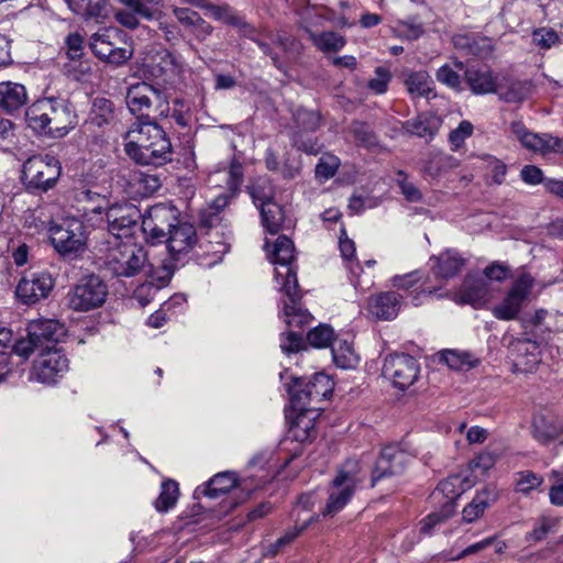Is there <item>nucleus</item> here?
Masks as SVG:
<instances>
[{
    "label": "nucleus",
    "instance_id": "nucleus-1",
    "mask_svg": "<svg viewBox=\"0 0 563 563\" xmlns=\"http://www.w3.org/2000/svg\"><path fill=\"white\" fill-rule=\"evenodd\" d=\"M113 190L95 188L85 189L77 195L79 202H85L82 217L85 221L96 225L103 220L102 211L107 209L106 219L108 223V239H132L139 231L141 212L132 203H111Z\"/></svg>",
    "mask_w": 563,
    "mask_h": 563
},
{
    "label": "nucleus",
    "instance_id": "nucleus-2",
    "mask_svg": "<svg viewBox=\"0 0 563 563\" xmlns=\"http://www.w3.org/2000/svg\"><path fill=\"white\" fill-rule=\"evenodd\" d=\"M334 389L332 378L324 373H314L308 379L292 378L287 390L291 406L299 413L295 419L290 432L298 441H306L313 437V420L318 417V405L329 398Z\"/></svg>",
    "mask_w": 563,
    "mask_h": 563
},
{
    "label": "nucleus",
    "instance_id": "nucleus-3",
    "mask_svg": "<svg viewBox=\"0 0 563 563\" xmlns=\"http://www.w3.org/2000/svg\"><path fill=\"white\" fill-rule=\"evenodd\" d=\"M100 252L108 271L119 277H132L147 265V253L134 239H107Z\"/></svg>",
    "mask_w": 563,
    "mask_h": 563
},
{
    "label": "nucleus",
    "instance_id": "nucleus-4",
    "mask_svg": "<svg viewBox=\"0 0 563 563\" xmlns=\"http://www.w3.org/2000/svg\"><path fill=\"white\" fill-rule=\"evenodd\" d=\"M265 251L268 261L275 266V282L283 294L292 295L297 287V272L292 266L295 261V245L285 236H278L273 243L265 241Z\"/></svg>",
    "mask_w": 563,
    "mask_h": 563
},
{
    "label": "nucleus",
    "instance_id": "nucleus-5",
    "mask_svg": "<svg viewBox=\"0 0 563 563\" xmlns=\"http://www.w3.org/2000/svg\"><path fill=\"white\" fill-rule=\"evenodd\" d=\"M363 479L364 474L360 462L356 460L346 461L332 481L329 498L322 515L324 517H333L341 511L351 500Z\"/></svg>",
    "mask_w": 563,
    "mask_h": 563
},
{
    "label": "nucleus",
    "instance_id": "nucleus-6",
    "mask_svg": "<svg viewBox=\"0 0 563 563\" xmlns=\"http://www.w3.org/2000/svg\"><path fill=\"white\" fill-rule=\"evenodd\" d=\"M65 335L64 324L56 320H33L27 325V339L15 342L12 352H62L56 344Z\"/></svg>",
    "mask_w": 563,
    "mask_h": 563
},
{
    "label": "nucleus",
    "instance_id": "nucleus-7",
    "mask_svg": "<svg viewBox=\"0 0 563 563\" xmlns=\"http://www.w3.org/2000/svg\"><path fill=\"white\" fill-rule=\"evenodd\" d=\"M48 234L53 247L63 256L78 257L86 251L88 232L78 218L69 217L51 224Z\"/></svg>",
    "mask_w": 563,
    "mask_h": 563
},
{
    "label": "nucleus",
    "instance_id": "nucleus-8",
    "mask_svg": "<svg viewBox=\"0 0 563 563\" xmlns=\"http://www.w3.org/2000/svg\"><path fill=\"white\" fill-rule=\"evenodd\" d=\"M292 292V295L284 294L282 319L289 330L280 336L282 352H300L303 349V339L295 329H301L312 320L311 313L301 308L298 302V286Z\"/></svg>",
    "mask_w": 563,
    "mask_h": 563
},
{
    "label": "nucleus",
    "instance_id": "nucleus-9",
    "mask_svg": "<svg viewBox=\"0 0 563 563\" xmlns=\"http://www.w3.org/2000/svg\"><path fill=\"white\" fill-rule=\"evenodd\" d=\"M62 173L59 161L52 155L27 158L22 167V181L26 187L47 191L53 188Z\"/></svg>",
    "mask_w": 563,
    "mask_h": 563
},
{
    "label": "nucleus",
    "instance_id": "nucleus-10",
    "mask_svg": "<svg viewBox=\"0 0 563 563\" xmlns=\"http://www.w3.org/2000/svg\"><path fill=\"white\" fill-rule=\"evenodd\" d=\"M108 297V285L97 275L81 277L69 290L68 306L75 311L87 312L103 306Z\"/></svg>",
    "mask_w": 563,
    "mask_h": 563
},
{
    "label": "nucleus",
    "instance_id": "nucleus-11",
    "mask_svg": "<svg viewBox=\"0 0 563 563\" xmlns=\"http://www.w3.org/2000/svg\"><path fill=\"white\" fill-rule=\"evenodd\" d=\"M126 106L133 114H147L154 111L159 117L169 115V103L166 96L147 82H136L128 88Z\"/></svg>",
    "mask_w": 563,
    "mask_h": 563
},
{
    "label": "nucleus",
    "instance_id": "nucleus-12",
    "mask_svg": "<svg viewBox=\"0 0 563 563\" xmlns=\"http://www.w3.org/2000/svg\"><path fill=\"white\" fill-rule=\"evenodd\" d=\"M122 35V32L115 27L101 29L90 36L89 47L102 62L120 67L133 56L132 48L117 45Z\"/></svg>",
    "mask_w": 563,
    "mask_h": 563
},
{
    "label": "nucleus",
    "instance_id": "nucleus-13",
    "mask_svg": "<svg viewBox=\"0 0 563 563\" xmlns=\"http://www.w3.org/2000/svg\"><path fill=\"white\" fill-rule=\"evenodd\" d=\"M253 202L260 209L262 224L266 232L276 234L284 228V209L274 200V190L269 181L262 180L251 188Z\"/></svg>",
    "mask_w": 563,
    "mask_h": 563
},
{
    "label": "nucleus",
    "instance_id": "nucleus-14",
    "mask_svg": "<svg viewBox=\"0 0 563 563\" xmlns=\"http://www.w3.org/2000/svg\"><path fill=\"white\" fill-rule=\"evenodd\" d=\"M533 284L534 278L530 274H520L501 302L493 309V314L505 321L516 319L525 302L529 300Z\"/></svg>",
    "mask_w": 563,
    "mask_h": 563
},
{
    "label": "nucleus",
    "instance_id": "nucleus-15",
    "mask_svg": "<svg viewBox=\"0 0 563 563\" xmlns=\"http://www.w3.org/2000/svg\"><path fill=\"white\" fill-rule=\"evenodd\" d=\"M141 231L147 242L156 243L166 238L174 222H177V210L166 205H155L143 216Z\"/></svg>",
    "mask_w": 563,
    "mask_h": 563
},
{
    "label": "nucleus",
    "instance_id": "nucleus-16",
    "mask_svg": "<svg viewBox=\"0 0 563 563\" xmlns=\"http://www.w3.org/2000/svg\"><path fill=\"white\" fill-rule=\"evenodd\" d=\"M510 133L520 142L522 147L532 153L540 155L551 153L563 155V137L553 136L548 133H533L528 130L521 121L511 122Z\"/></svg>",
    "mask_w": 563,
    "mask_h": 563
},
{
    "label": "nucleus",
    "instance_id": "nucleus-17",
    "mask_svg": "<svg viewBox=\"0 0 563 563\" xmlns=\"http://www.w3.org/2000/svg\"><path fill=\"white\" fill-rule=\"evenodd\" d=\"M55 282L52 275L44 271L27 272L18 283L15 295L25 305L36 303L48 297Z\"/></svg>",
    "mask_w": 563,
    "mask_h": 563
},
{
    "label": "nucleus",
    "instance_id": "nucleus-18",
    "mask_svg": "<svg viewBox=\"0 0 563 563\" xmlns=\"http://www.w3.org/2000/svg\"><path fill=\"white\" fill-rule=\"evenodd\" d=\"M383 374L390 378L394 386L406 389L413 384L419 374V364L411 354H388Z\"/></svg>",
    "mask_w": 563,
    "mask_h": 563
},
{
    "label": "nucleus",
    "instance_id": "nucleus-19",
    "mask_svg": "<svg viewBox=\"0 0 563 563\" xmlns=\"http://www.w3.org/2000/svg\"><path fill=\"white\" fill-rule=\"evenodd\" d=\"M185 71V62L180 56L167 49L156 52L148 65L150 75L166 85H175L183 79Z\"/></svg>",
    "mask_w": 563,
    "mask_h": 563
},
{
    "label": "nucleus",
    "instance_id": "nucleus-20",
    "mask_svg": "<svg viewBox=\"0 0 563 563\" xmlns=\"http://www.w3.org/2000/svg\"><path fill=\"white\" fill-rule=\"evenodd\" d=\"M242 166L238 163L231 164L228 169H221L209 176V184L212 187L222 188L223 191L216 195L212 199V208L217 211L223 209L229 200L235 195L242 184Z\"/></svg>",
    "mask_w": 563,
    "mask_h": 563
},
{
    "label": "nucleus",
    "instance_id": "nucleus-21",
    "mask_svg": "<svg viewBox=\"0 0 563 563\" xmlns=\"http://www.w3.org/2000/svg\"><path fill=\"white\" fill-rule=\"evenodd\" d=\"M49 119L48 136L58 139L69 133L77 124L71 104L62 98H46Z\"/></svg>",
    "mask_w": 563,
    "mask_h": 563
},
{
    "label": "nucleus",
    "instance_id": "nucleus-22",
    "mask_svg": "<svg viewBox=\"0 0 563 563\" xmlns=\"http://www.w3.org/2000/svg\"><path fill=\"white\" fill-rule=\"evenodd\" d=\"M410 461V455L397 445L385 446L375 463L372 473V486L386 477L399 475Z\"/></svg>",
    "mask_w": 563,
    "mask_h": 563
},
{
    "label": "nucleus",
    "instance_id": "nucleus-23",
    "mask_svg": "<svg viewBox=\"0 0 563 563\" xmlns=\"http://www.w3.org/2000/svg\"><path fill=\"white\" fill-rule=\"evenodd\" d=\"M307 341L314 349H331L332 352H350L353 347V338L349 333L334 335L333 329L328 324H319L307 334Z\"/></svg>",
    "mask_w": 563,
    "mask_h": 563
},
{
    "label": "nucleus",
    "instance_id": "nucleus-24",
    "mask_svg": "<svg viewBox=\"0 0 563 563\" xmlns=\"http://www.w3.org/2000/svg\"><path fill=\"white\" fill-rule=\"evenodd\" d=\"M68 369V360L64 354H38L33 361L32 378L52 384Z\"/></svg>",
    "mask_w": 563,
    "mask_h": 563
},
{
    "label": "nucleus",
    "instance_id": "nucleus-25",
    "mask_svg": "<svg viewBox=\"0 0 563 563\" xmlns=\"http://www.w3.org/2000/svg\"><path fill=\"white\" fill-rule=\"evenodd\" d=\"M158 125L152 121H141L134 123L124 135V152L135 163L139 164V155L147 151L148 141Z\"/></svg>",
    "mask_w": 563,
    "mask_h": 563
},
{
    "label": "nucleus",
    "instance_id": "nucleus-26",
    "mask_svg": "<svg viewBox=\"0 0 563 563\" xmlns=\"http://www.w3.org/2000/svg\"><path fill=\"white\" fill-rule=\"evenodd\" d=\"M207 236V241L200 245L202 250L201 264L213 266L221 262L222 257L229 252L231 234L222 228H212L208 231Z\"/></svg>",
    "mask_w": 563,
    "mask_h": 563
},
{
    "label": "nucleus",
    "instance_id": "nucleus-27",
    "mask_svg": "<svg viewBox=\"0 0 563 563\" xmlns=\"http://www.w3.org/2000/svg\"><path fill=\"white\" fill-rule=\"evenodd\" d=\"M152 140L148 141L147 151L139 155L140 165L161 166L170 161L172 144L162 128L148 134Z\"/></svg>",
    "mask_w": 563,
    "mask_h": 563
},
{
    "label": "nucleus",
    "instance_id": "nucleus-28",
    "mask_svg": "<svg viewBox=\"0 0 563 563\" xmlns=\"http://www.w3.org/2000/svg\"><path fill=\"white\" fill-rule=\"evenodd\" d=\"M531 433L539 443L548 444L563 433V421L551 412L539 411L533 415Z\"/></svg>",
    "mask_w": 563,
    "mask_h": 563
},
{
    "label": "nucleus",
    "instance_id": "nucleus-29",
    "mask_svg": "<svg viewBox=\"0 0 563 563\" xmlns=\"http://www.w3.org/2000/svg\"><path fill=\"white\" fill-rule=\"evenodd\" d=\"M464 481L460 475H452L439 483L437 488L431 494V499L434 503L443 504L442 507L446 509V514H454L455 499L461 496L465 490L463 485Z\"/></svg>",
    "mask_w": 563,
    "mask_h": 563
},
{
    "label": "nucleus",
    "instance_id": "nucleus-30",
    "mask_svg": "<svg viewBox=\"0 0 563 563\" xmlns=\"http://www.w3.org/2000/svg\"><path fill=\"white\" fill-rule=\"evenodd\" d=\"M196 230L187 222H174L168 231L167 247L172 254L187 253L196 243Z\"/></svg>",
    "mask_w": 563,
    "mask_h": 563
},
{
    "label": "nucleus",
    "instance_id": "nucleus-31",
    "mask_svg": "<svg viewBox=\"0 0 563 563\" xmlns=\"http://www.w3.org/2000/svg\"><path fill=\"white\" fill-rule=\"evenodd\" d=\"M26 88L14 81L0 82V109L13 113L24 107L27 102Z\"/></svg>",
    "mask_w": 563,
    "mask_h": 563
},
{
    "label": "nucleus",
    "instance_id": "nucleus-32",
    "mask_svg": "<svg viewBox=\"0 0 563 563\" xmlns=\"http://www.w3.org/2000/svg\"><path fill=\"white\" fill-rule=\"evenodd\" d=\"M489 286L483 278L467 277L459 292V300L474 307L484 306L490 298Z\"/></svg>",
    "mask_w": 563,
    "mask_h": 563
},
{
    "label": "nucleus",
    "instance_id": "nucleus-33",
    "mask_svg": "<svg viewBox=\"0 0 563 563\" xmlns=\"http://www.w3.org/2000/svg\"><path fill=\"white\" fill-rule=\"evenodd\" d=\"M500 76H495L487 68H467L465 80L475 95L495 93Z\"/></svg>",
    "mask_w": 563,
    "mask_h": 563
},
{
    "label": "nucleus",
    "instance_id": "nucleus-34",
    "mask_svg": "<svg viewBox=\"0 0 563 563\" xmlns=\"http://www.w3.org/2000/svg\"><path fill=\"white\" fill-rule=\"evenodd\" d=\"M401 299V296L393 291L379 294L371 299L368 311L377 319L391 320L399 312Z\"/></svg>",
    "mask_w": 563,
    "mask_h": 563
},
{
    "label": "nucleus",
    "instance_id": "nucleus-35",
    "mask_svg": "<svg viewBox=\"0 0 563 563\" xmlns=\"http://www.w3.org/2000/svg\"><path fill=\"white\" fill-rule=\"evenodd\" d=\"M495 93L505 102L520 103L531 96L532 86L529 81L509 80L500 76Z\"/></svg>",
    "mask_w": 563,
    "mask_h": 563
},
{
    "label": "nucleus",
    "instance_id": "nucleus-36",
    "mask_svg": "<svg viewBox=\"0 0 563 563\" xmlns=\"http://www.w3.org/2000/svg\"><path fill=\"white\" fill-rule=\"evenodd\" d=\"M430 261L433 263L434 274L441 279L453 277L465 264L464 258L454 250H446L439 256L431 257Z\"/></svg>",
    "mask_w": 563,
    "mask_h": 563
},
{
    "label": "nucleus",
    "instance_id": "nucleus-37",
    "mask_svg": "<svg viewBox=\"0 0 563 563\" xmlns=\"http://www.w3.org/2000/svg\"><path fill=\"white\" fill-rule=\"evenodd\" d=\"M25 120L30 129L48 136L49 119L46 98L35 101L27 108Z\"/></svg>",
    "mask_w": 563,
    "mask_h": 563
},
{
    "label": "nucleus",
    "instance_id": "nucleus-38",
    "mask_svg": "<svg viewBox=\"0 0 563 563\" xmlns=\"http://www.w3.org/2000/svg\"><path fill=\"white\" fill-rule=\"evenodd\" d=\"M129 196H148L161 187V181L155 175L135 170L129 174Z\"/></svg>",
    "mask_w": 563,
    "mask_h": 563
},
{
    "label": "nucleus",
    "instance_id": "nucleus-39",
    "mask_svg": "<svg viewBox=\"0 0 563 563\" xmlns=\"http://www.w3.org/2000/svg\"><path fill=\"white\" fill-rule=\"evenodd\" d=\"M405 84L408 92L413 98L424 97L429 99L435 97L433 80L424 70L410 73L407 76Z\"/></svg>",
    "mask_w": 563,
    "mask_h": 563
},
{
    "label": "nucleus",
    "instance_id": "nucleus-40",
    "mask_svg": "<svg viewBox=\"0 0 563 563\" xmlns=\"http://www.w3.org/2000/svg\"><path fill=\"white\" fill-rule=\"evenodd\" d=\"M238 484L233 472H223L214 475L202 488L201 493L209 498H217L229 493Z\"/></svg>",
    "mask_w": 563,
    "mask_h": 563
},
{
    "label": "nucleus",
    "instance_id": "nucleus-41",
    "mask_svg": "<svg viewBox=\"0 0 563 563\" xmlns=\"http://www.w3.org/2000/svg\"><path fill=\"white\" fill-rule=\"evenodd\" d=\"M495 500V493L489 488H485L472 499V501L463 509V519L466 522H473L481 518L486 508Z\"/></svg>",
    "mask_w": 563,
    "mask_h": 563
},
{
    "label": "nucleus",
    "instance_id": "nucleus-42",
    "mask_svg": "<svg viewBox=\"0 0 563 563\" xmlns=\"http://www.w3.org/2000/svg\"><path fill=\"white\" fill-rule=\"evenodd\" d=\"M404 130L419 137H432L438 131L439 121L437 118L428 114H420L417 118L406 121Z\"/></svg>",
    "mask_w": 563,
    "mask_h": 563
},
{
    "label": "nucleus",
    "instance_id": "nucleus-43",
    "mask_svg": "<svg viewBox=\"0 0 563 563\" xmlns=\"http://www.w3.org/2000/svg\"><path fill=\"white\" fill-rule=\"evenodd\" d=\"M68 8L86 19L104 16L106 0H65Z\"/></svg>",
    "mask_w": 563,
    "mask_h": 563
},
{
    "label": "nucleus",
    "instance_id": "nucleus-44",
    "mask_svg": "<svg viewBox=\"0 0 563 563\" xmlns=\"http://www.w3.org/2000/svg\"><path fill=\"white\" fill-rule=\"evenodd\" d=\"M91 122L98 126L109 124L114 119V109L111 100L98 97L95 98L91 106Z\"/></svg>",
    "mask_w": 563,
    "mask_h": 563
},
{
    "label": "nucleus",
    "instance_id": "nucleus-45",
    "mask_svg": "<svg viewBox=\"0 0 563 563\" xmlns=\"http://www.w3.org/2000/svg\"><path fill=\"white\" fill-rule=\"evenodd\" d=\"M178 499V484L173 479L162 483V490L155 501V508L159 512H166L175 506Z\"/></svg>",
    "mask_w": 563,
    "mask_h": 563
},
{
    "label": "nucleus",
    "instance_id": "nucleus-46",
    "mask_svg": "<svg viewBox=\"0 0 563 563\" xmlns=\"http://www.w3.org/2000/svg\"><path fill=\"white\" fill-rule=\"evenodd\" d=\"M457 166V161L445 154H434L426 163L423 168L424 173L432 178H437L442 175L446 169L454 168Z\"/></svg>",
    "mask_w": 563,
    "mask_h": 563
},
{
    "label": "nucleus",
    "instance_id": "nucleus-47",
    "mask_svg": "<svg viewBox=\"0 0 563 563\" xmlns=\"http://www.w3.org/2000/svg\"><path fill=\"white\" fill-rule=\"evenodd\" d=\"M311 40L322 52H336L345 45L344 37L334 32L311 34Z\"/></svg>",
    "mask_w": 563,
    "mask_h": 563
},
{
    "label": "nucleus",
    "instance_id": "nucleus-48",
    "mask_svg": "<svg viewBox=\"0 0 563 563\" xmlns=\"http://www.w3.org/2000/svg\"><path fill=\"white\" fill-rule=\"evenodd\" d=\"M531 35L533 45L540 49H550L560 42L559 33L548 26L534 29Z\"/></svg>",
    "mask_w": 563,
    "mask_h": 563
},
{
    "label": "nucleus",
    "instance_id": "nucleus-49",
    "mask_svg": "<svg viewBox=\"0 0 563 563\" xmlns=\"http://www.w3.org/2000/svg\"><path fill=\"white\" fill-rule=\"evenodd\" d=\"M542 483L543 477L541 475L531 471L519 472L516 477V492L528 495L540 487Z\"/></svg>",
    "mask_w": 563,
    "mask_h": 563
},
{
    "label": "nucleus",
    "instance_id": "nucleus-50",
    "mask_svg": "<svg viewBox=\"0 0 563 563\" xmlns=\"http://www.w3.org/2000/svg\"><path fill=\"white\" fill-rule=\"evenodd\" d=\"M455 67H457L459 70H455L452 66L448 64L443 65L438 69L437 78L440 82L448 86L449 88L460 91L462 87L459 71L463 69V65L462 63H459L455 65Z\"/></svg>",
    "mask_w": 563,
    "mask_h": 563
},
{
    "label": "nucleus",
    "instance_id": "nucleus-51",
    "mask_svg": "<svg viewBox=\"0 0 563 563\" xmlns=\"http://www.w3.org/2000/svg\"><path fill=\"white\" fill-rule=\"evenodd\" d=\"M473 354H437L438 363L445 364L448 367L456 371H465L474 366L471 360Z\"/></svg>",
    "mask_w": 563,
    "mask_h": 563
},
{
    "label": "nucleus",
    "instance_id": "nucleus-52",
    "mask_svg": "<svg viewBox=\"0 0 563 563\" xmlns=\"http://www.w3.org/2000/svg\"><path fill=\"white\" fill-rule=\"evenodd\" d=\"M473 131L474 126L470 121H462L449 135L451 148L453 151L460 150L464 145L466 139L473 134Z\"/></svg>",
    "mask_w": 563,
    "mask_h": 563
},
{
    "label": "nucleus",
    "instance_id": "nucleus-53",
    "mask_svg": "<svg viewBox=\"0 0 563 563\" xmlns=\"http://www.w3.org/2000/svg\"><path fill=\"white\" fill-rule=\"evenodd\" d=\"M339 165L340 159L336 156L331 154L323 155L316 166V177L320 180H328L334 176Z\"/></svg>",
    "mask_w": 563,
    "mask_h": 563
},
{
    "label": "nucleus",
    "instance_id": "nucleus-54",
    "mask_svg": "<svg viewBox=\"0 0 563 563\" xmlns=\"http://www.w3.org/2000/svg\"><path fill=\"white\" fill-rule=\"evenodd\" d=\"M488 547H490V540H486L485 538L481 541H477L465 547L461 551H455L454 549L450 550V552L448 553V560L457 561L471 555H476L484 551L485 549H487Z\"/></svg>",
    "mask_w": 563,
    "mask_h": 563
},
{
    "label": "nucleus",
    "instance_id": "nucleus-55",
    "mask_svg": "<svg viewBox=\"0 0 563 563\" xmlns=\"http://www.w3.org/2000/svg\"><path fill=\"white\" fill-rule=\"evenodd\" d=\"M539 363V354H517V358L512 362V372L532 373Z\"/></svg>",
    "mask_w": 563,
    "mask_h": 563
},
{
    "label": "nucleus",
    "instance_id": "nucleus-56",
    "mask_svg": "<svg viewBox=\"0 0 563 563\" xmlns=\"http://www.w3.org/2000/svg\"><path fill=\"white\" fill-rule=\"evenodd\" d=\"M558 314H552L544 309H539L534 312L529 322L534 327L545 325L547 329L555 328L556 330H563V325L559 324L556 319ZM560 318L563 319V314H560Z\"/></svg>",
    "mask_w": 563,
    "mask_h": 563
},
{
    "label": "nucleus",
    "instance_id": "nucleus-57",
    "mask_svg": "<svg viewBox=\"0 0 563 563\" xmlns=\"http://www.w3.org/2000/svg\"><path fill=\"white\" fill-rule=\"evenodd\" d=\"M390 79L391 76L388 69L377 67L375 69V77L368 81V88L376 95H383L387 91Z\"/></svg>",
    "mask_w": 563,
    "mask_h": 563
},
{
    "label": "nucleus",
    "instance_id": "nucleus-58",
    "mask_svg": "<svg viewBox=\"0 0 563 563\" xmlns=\"http://www.w3.org/2000/svg\"><path fill=\"white\" fill-rule=\"evenodd\" d=\"M158 288L159 287L155 286L153 283H144L134 289L132 298L141 307H145L154 299Z\"/></svg>",
    "mask_w": 563,
    "mask_h": 563
},
{
    "label": "nucleus",
    "instance_id": "nucleus-59",
    "mask_svg": "<svg viewBox=\"0 0 563 563\" xmlns=\"http://www.w3.org/2000/svg\"><path fill=\"white\" fill-rule=\"evenodd\" d=\"M380 203V200L375 197H365L362 195H353L349 201V209L352 213H361L366 209H372L377 207Z\"/></svg>",
    "mask_w": 563,
    "mask_h": 563
},
{
    "label": "nucleus",
    "instance_id": "nucleus-60",
    "mask_svg": "<svg viewBox=\"0 0 563 563\" xmlns=\"http://www.w3.org/2000/svg\"><path fill=\"white\" fill-rule=\"evenodd\" d=\"M396 183L407 201L417 202L421 199V192L413 184L407 181V175L405 173H397Z\"/></svg>",
    "mask_w": 563,
    "mask_h": 563
},
{
    "label": "nucleus",
    "instance_id": "nucleus-61",
    "mask_svg": "<svg viewBox=\"0 0 563 563\" xmlns=\"http://www.w3.org/2000/svg\"><path fill=\"white\" fill-rule=\"evenodd\" d=\"M295 121L298 128H302L307 131H313L319 125L320 117L317 112L301 109L295 114Z\"/></svg>",
    "mask_w": 563,
    "mask_h": 563
},
{
    "label": "nucleus",
    "instance_id": "nucleus-62",
    "mask_svg": "<svg viewBox=\"0 0 563 563\" xmlns=\"http://www.w3.org/2000/svg\"><path fill=\"white\" fill-rule=\"evenodd\" d=\"M453 514H446V509L442 507L440 512H432L421 521L420 530L423 534H431L433 529L444 522Z\"/></svg>",
    "mask_w": 563,
    "mask_h": 563
},
{
    "label": "nucleus",
    "instance_id": "nucleus-63",
    "mask_svg": "<svg viewBox=\"0 0 563 563\" xmlns=\"http://www.w3.org/2000/svg\"><path fill=\"white\" fill-rule=\"evenodd\" d=\"M395 31L400 37L416 40L423 33V27L420 23L400 21L396 24Z\"/></svg>",
    "mask_w": 563,
    "mask_h": 563
},
{
    "label": "nucleus",
    "instance_id": "nucleus-64",
    "mask_svg": "<svg viewBox=\"0 0 563 563\" xmlns=\"http://www.w3.org/2000/svg\"><path fill=\"white\" fill-rule=\"evenodd\" d=\"M67 55L70 59H78L84 52V37L78 33H71L65 41Z\"/></svg>",
    "mask_w": 563,
    "mask_h": 563
}]
</instances>
